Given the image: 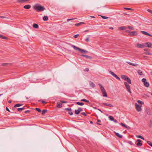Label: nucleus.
<instances>
[{
    "label": "nucleus",
    "instance_id": "nucleus-30",
    "mask_svg": "<svg viewBox=\"0 0 152 152\" xmlns=\"http://www.w3.org/2000/svg\"><path fill=\"white\" fill-rule=\"evenodd\" d=\"M127 27L125 26H122L120 27V30H123L125 29L126 28H127Z\"/></svg>",
    "mask_w": 152,
    "mask_h": 152
},
{
    "label": "nucleus",
    "instance_id": "nucleus-25",
    "mask_svg": "<svg viewBox=\"0 0 152 152\" xmlns=\"http://www.w3.org/2000/svg\"><path fill=\"white\" fill-rule=\"evenodd\" d=\"M75 104L80 106H82L84 105V103L83 102H75Z\"/></svg>",
    "mask_w": 152,
    "mask_h": 152
},
{
    "label": "nucleus",
    "instance_id": "nucleus-15",
    "mask_svg": "<svg viewBox=\"0 0 152 152\" xmlns=\"http://www.w3.org/2000/svg\"><path fill=\"white\" fill-rule=\"evenodd\" d=\"M120 125L127 129H129V126H128L126 124H124L123 123H121Z\"/></svg>",
    "mask_w": 152,
    "mask_h": 152
},
{
    "label": "nucleus",
    "instance_id": "nucleus-22",
    "mask_svg": "<svg viewBox=\"0 0 152 152\" xmlns=\"http://www.w3.org/2000/svg\"><path fill=\"white\" fill-rule=\"evenodd\" d=\"M128 77L126 76V75H121V78L123 79V80H126L127 79V78Z\"/></svg>",
    "mask_w": 152,
    "mask_h": 152
},
{
    "label": "nucleus",
    "instance_id": "nucleus-43",
    "mask_svg": "<svg viewBox=\"0 0 152 152\" xmlns=\"http://www.w3.org/2000/svg\"><path fill=\"white\" fill-rule=\"evenodd\" d=\"M76 19H77V18L68 19H67V21L68 22L69 20H74Z\"/></svg>",
    "mask_w": 152,
    "mask_h": 152
},
{
    "label": "nucleus",
    "instance_id": "nucleus-33",
    "mask_svg": "<svg viewBox=\"0 0 152 152\" xmlns=\"http://www.w3.org/2000/svg\"><path fill=\"white\" fill-rule=\"evenodd\" d=\"M78 109V110H75V113L76 115H78L80 113Z\"/></svg>",
    "mask_w": 152,
    "mask_h": 152
},
{
    "label": "nucleus",
    "instance_id": "nucleus-6",
    "mask_svg": "<svg viewBox=\"0 0 152 152\" xmlns=\"http://www.w3.org/2000/svg\"><path fill=\"white\" fill-rule=\"evenodd\" d=\"M135 106L136 107V109L137 111L139 112L141 111V107L137 103H136L135 104Z\"/></svg>",
    "mask_w": 152,
    "mask_h": 152
},
{
    "label": "nucleus",
    "instance_id": "nucleus-55",
    "mask_svg": "<svg viewBox=\"0 0 152 152\" xmlns=\"http://www.w3.org/2000/svg\"><path fill=\"white\" fill-rule=\"evenodd\" d=\"M137 137L140 138H141L142 137V136L141 135H138L137 136Z\"/></svg>",
    "mask_w": 152,
    "mask_h": 152
},
{
    "label": "nucleus",
    "instance_id": "nucleus-10",
    "mask_svg": "<svg viewBox=\"0 0 152 152\" xmlns=\"http://www.w3.org/2000/svg\"><path fill=\"white\" fill-rule=\"evenodd\" d=\"M137 46L138 48H143L145 47V45L141 44H137Z\"/></svg>",
    "mask_w": 152,
    "mask_h": 152
},
{
    "label": "nucleus",
    "instance_id": "nucleus-26",
    "mask_svg": "<svg viewBox=\"0 0 152 152\" xmlns=\"http://www.w3.org/2000/svg\"><path fill=\"white\" fill-rule=\"evenodd\" d=\"M126 81L129 84H131V81L129 77H128L127 79L126 80Z\"/></svg>",
    "mask_w": 152,
    "mask_h": 152
},
{
    "label": "nucleus",
    "instance_id": "nucleus-24",
    "mask_svg": "<svg viewBox=\"0 0 152 152\" xmlns=\"http://www.w3.org/2000/svg\"><path fill=\"white\" fill-rule=\"evenodd\" d=\"M33 27L34 28H37L39 27V26L37 24L34 23L33 25Z\"/></svg>",
    "mask_w": 152,
    "mask_h": 152
},
{
    "label": "nucleus",
    "instance_id": "nucleus-39",
    "mask_svg": "<svg viewBox=\"0 0 152 152\" xmlns=\"http://www.w3.org/2000/svg\"><path fill=\"white\" fill-rule=\"evenodd\" d=\"M35 110L37 111L38 112L40 113L41 112V110L39 108H37L35 109Z\"/></svg>",
    "mask_w": 152,
    "mask_h": 152
},
{
    "label": "nucleus",
    "instance_id": "nucleus-27",
    "mask_svg": "<svg viewBox=\"0 0 152 152\" xmlns=\"http://www.w3.org/2000/svg\"><path fill=\"white\" fill-rule=\"evenodd\" d=\"M23 105V104H15L14 106V107H19L21 106H22Z\"/></svg>",
    "mask_w": 152,
    "mask_h": 152
},
{
    "label": "nucleus",
    "instance_id": "nucleus-64",
    "mask_svg": "<svg viewBox=\"0 0 152 152\" xmlns=\"http://www.w3.org/2000/svg\"><path fill=\"white\" fill-rule=\"evenodd\" d=\"M89 31L88 30H86L84 31L85 32H89Z\"/></svg>",
    "mask_w": 152,
    "mask_h": 152
},
{
    "label": "nucleus",
    "instance_id": "nucleus-12",
    "mask_svg": "<svg viewBox=\"0 0 152 152\" xmlns=\"http://www.w3.org/2000/svg\"><path fill=\"white\" fill-rule=\"evenodd\" d=\"M81 56H83L85 57L86 58H88L89 59H91L92 58V57L91 56H89L87 55H85L82 54L81 55Z\"/></svg>",
    "mask_w": 152,
    "mask_h": 152
},
{
    "label": "nucleus",
    "instance_id": "nucleus-44",
    "mask_svg": "<svg viewBox=\"0 0 152 152\" xmlns=\"http://www.w3.org/2000/svg\"><path fill=\"white\" fill-rule=\"evenodd\" d=\"M0 18H5L6 19H9V18L7 17L0 16Z\"/></svg>",
    "mask_w": 152,
    "mask_h": 152
},
{
    "label": "nucleus",
    "instance_id": "nucleus-53",
    "mask_svg": "<svg viewBox=\"0 0 152 152\" xmlns=\"http://www.w3.org/2000/svg\"><path fill=\"white\" fill-rule=\"evenodd\" d=\"M79 35V34H76L74 36V37L75 38H77L78 37Z\"/></svg>",
    "mask_w": 152,
    "mask_h": 152
},
{
    "label": "nucleus",
    "instance_id": "nucleus-37",
    "mask_svg": "<svg viewBox=\"0 0 152 152\" xmlns=\"http://www.w3.org/2000/svg\"><path fill=\"white\" fill-rule=\"evenodd\" d=\"M90 36V35H89L88 37H87L85 39V41L86 42H88L89 41V37Z\"/></svg>",
    "mask_w": 152,
    "mask_h": 152
},
{
    "label": "nucleus",
    "instance_id": "nucleus-7",
    "mask_svg": "<svg viewBox=\"0 0 152 152\" xmlns=\"http://www.w3.org/2000/svg\"><path fill=\"white\" fill-rule=\"evenodd\" d=\"M145 46L148 48H152V44L149 42H147L145 43Z\"/></svg>",
    "mask_w": 152,
    "mask_h": 152
},
{
    "label": "nucleus",
    "instance_id": "nucleus-29",
    "mask_svg": "<svg viewBox=\"0 0 152 152\" xmlns=\"http://www.w3.org/2000/svg\"><path fill=\"white\" fill-rule=\"evenodd\" d=\"M85 23L84 22H81L78 23H77L76 24H75V25L76 26H78L80 25H81L82 24H84Z\"/></svg>",
    "mask_w": 152,
    "mask_h": 152
},
{
    "label": "nucleus",
    "instance_id": "nucleus-40",
    "mask_svg": "<svg viewBox=\"0 0 152 152\" xmlns=\"http://www.w3.org/2000/svg\"><path fill=\"white\" fill-rule=\"evenodd\" d=\"M141 32L142 34H144L145 35H147V34H148V33L147 32H146V31H141Z\"/></svg>",
    "mask_w": 152,
    "mask_h": 152
},
{
    "label": "nucleus",
    "instance_id": "nucleus-57",
    "mask_svg": "<svg viewBox=\"0 0 152 152\" xmlns=\"http://www.w3.org/2000/svg\"><path fill=\"white\" fill-rule=\"evenodd\" d=\"M6 110L7 111H8V112H10V110H9V108L8 107H7L6 108Z\"/></svg>",
    "mask_w": 152,
    "mask_h": 152
},
{
    "label": "nucleus",
    "instance_id": "nucleus-32",
    "mask_svg": "<svg viewBox=\"0 0 152 152\" xmlns=\"http://www.w3.org/2000/svg\"><path fill=\"white\" fill-rule=\"evenodd\" d=\"M47 111V110H43L42 111V114L43 115H44Z\"/></svg>",
    "mask_w": 152,
    "mask_h": 152
},
{
    "label": "nucleus",
    "instance_id": "nucleus-1",
    "mask_svg": "<svg viewBox=\"0 0 152 152\" xmlns=\"http://www.w3.org/2000/svg\"><path fill=\"white\" fill-rule=\"evenodd\" d=\"M34 9L38 12L43 11L45 9L43 7L38 5H36L34 6Z\"/></svg>",
    "mask_w": 152,
    "mask_h": 152
},
{
    "label": "nucleus",
    "instance_id": "nucleus-18",
    "mask_svg": "<svg viewBox=\"0 0 152 152\" xmlns=\"http://www.w3.org/2000/svg\"><path fill=\"white\" fill-rule=\"evenodd\" d=\"M31 7V6L30 5H25L24 7H23V8H24V9H30Z\"/></svg>",
    "mask_w": 152,
    "mask_h": 152
},
{
    "label": "nucleus",
    "instance_id": "nucleus-52",
    "mask_svg": "<svg viewBox=\"0 0 152 152\" xmlns=\"http://www.w3.org/2000/svg\"><path fill=\"white\" fill-rule=\"evenodd\" d=\"M78 109L80 113L82 111V109L81 107H79Z\"/></svg>",
    "mask_w": 152,
    "mask_h": 152
},
{
    "label": "nucleus",
    "instance_id": "nucleus-8",
    "mask_svg": "<svg viewBox=\"0 0 152 152\" xmlns=\"http://www.w3.org/2000/svg\"><path fill=\"white\" fill-rule=\"evenodd\" d=\"M129 35L130 36H135L137 35V31H134L132 32H131L130 34H129Z\"/></svg>",
    "mask_w": 152,
    "mask_h": 152
},
{
    "label": "nucleus",
    "instance_id": "nucleus-48",
    "mask_svg": "<svg viewBox=\"0 0 152 152\" xmlns=\"http://www.w3.org/2000/svg\"><path fill=\"white\" fill-rule=\"evenodd\" d=\"M144 54L146 55H151L152 53H150L149 52H145L144 53Z\"/></svg>",
    "mask_w": 152,
    "mask_h": 152
},
{
    "label": "nucleus",
    "instance_id": "nucleus-11",
    "mask_svg": "<svg viewBox=\"0 0 152 152\" xmlns=\"http://www.w3.org/2000/svg\"><path fill=\"white\" fill-rule=\"evenodd\" d=\"M26 106H24L23 107L18 108L17 110L19 112H21L22 110L26 109Z\"/></svg>",
    "mask_w": 152,
    "mask_h": 152
},
{
    "label": "nucleus",
    "instance_id": "nucleus-47",
    "mask_svg": "<svg viewBox=\"0 0 152 152\" xmlns=\"http://www.w3.org/2000/svg\"><path fill=\"white\" fill-rule=\"evenodd\" d=\"M8 64L7 63H2L1 64L2 66H6Z\"/></svg>",
    "mask_w": 152,
    "mask_h": 152
},
{
    "label": "nucleus",
    "instance_id": "nucleus-31",
    "mask_svg": "<svg viewBox=\"0 0 152 152\" xmlns=\"http://www.w3.org/2000/svg\"><path fill=\"white\" fill-rule=\"evenodd\" d=\"M43 19L44 21H47L48 20V17L47 16H44L43 18Z\"/></svg>",
    "mask_w": 152,
    "mask_h": 152
},
{
    "label": "nucleus",
    "instance_id": "nucleus-61",
    "mask_svg": "<svg viewBox=\"0 0 152 152\" xmlns=\"http://www.w3.org/2000/svg\"><path fill=\"white\" fill-rule=\"evenodd\" d=\"M126 32L129 33V34H130V33L131 32L129 30L126 31Z\"/></svg>",
    "mask_w": 152,
    "mask_h": 152
},
{
    "label": "nucleus",
    "instance_id": "nucleus-16",
    "mask_svg": "<svg viewBox=\"0 0 152 152\" xmlns=\"http://www.w3.org/2000/svg\"><path fill=\"white\" fill-rule=\"evenodd\" d=\"M30 0H18V2L20 3H24L28 1H29Z\"/></svg>",
    "mask_w": 152,
    "mask_h": 152
},
{
    "label": "nucleus",
    "instance_id": "nucleus-46",
    "mask_svg": "<svg viewBox=\"0 0 152 152\" xmlns=\"http://www.w3.org/2000/svg\"><path fill=\"white\" fill-rule=\"evenodd\" d=\"M124 9H125L127 10H134L132 8H125Z\"/></svg>",
    "mask_w": 152,
    "mask_h": 152
},
{
    "label": "nucleus",
    "instance_id": "nucleus-42",
    "mask_svg": "<svg viewBox=\"0 0 152 152\" xmlns=\"http://www.w3.org/2000/svg\"><path fill=\"white\" fill-rule=\"evenodd\" d=\"M101 16L102 18L103 19H107L108 18V17L103 16H102L101 15Z\"/></svg>",
    "mask_w": 152,
    "mask_h": 152
},
{
    "label": "nucleus",
    "instance_id": "nucleus-56",
    "mask_svg": "<svg viewBox=\"0 0 152 152\" xmlns=\"http://www.w3.org/2000/svg\"><path fill=\"white\" fill-rule=\"evenodd\" d=\"M89 71V69L88 68H86L85 70H84V71H87V72H88Z\"/></svg>",
    "mask_w": 152,
    "mask_h": 152
},
{
    "label": "nucleus",
    "instance_id": "nucleus-54",
    "mask_svg": "<svg viewBox=\"0 0 152 152\" xmlns=\"http://www.w3.org/2000/svg\"><path fill=\"white\" fill-rule=\"evenodd\" d=\"M137 102L139 104H142V103L143 104V102H142L140 100H138L137 101Z\"/></svg>",
    "mask_w": 152,
    "mask_h": 152
},
{
    "label": "nucleus",
    "instance_id": "nucleus-4",
    "mask_svg": "<svg viewBox=\"0 0 152 152\" xmlns=\"http://www.w3.org/2000/svg\"><path fill=\"white\" fill-rule=\"evenodd\" d=\"M124 84L127 90L130 93H131L132 92L130 91V86L129 85H128L127 83L126 82H124Z\"/></svg>",
    "mask_w": 152,
    "mask_h": 152
},
{
    "label": "nucleus",
    "instance_id": "nucleus-59",
    "mask_svg": "<svg viewBox=\"0 0 152 152\" xmlns=\"http://www.w3.org/2000/svg\"><path fill=\"white\" fill-rule=\"evenodd\" d=\"M147 11L149 12L152 13V11L150 10H147Z\"/></svg>",
    "mask_w": 152,
    "mask_h": 152
},
{
    "label": "nucleus",
    "instance_id": "nucleus-51",
    "mask_svg": "<svg viewBox=\"0 0 152 152\" xmlns=\"http://www.w3.org/2000/svg\"><path fill=\"white\" fill-rule=\"evenodd\" d=\"M30 112V111L29 110H26L25 112V113L26 114Z\"/></svg>",
    "mask_w": 152,
    "mask_h": 152
},
{
    "label": "nucleus",
    "instance_id": "nucleus-62",
    "mask_svg": "<svg viewBox=\"0 0 152 152\" xmlns=\"http://www.w3.org/2000/svg\"><path fill=\"white\" fill-rule=\"evenodd\" d=\"M114 122H115V123H117L118 122V121H117V120H115V119H114V120L113 121Z\"/></svg>",
    "mask_w": 152,
    "mask_h": 152
},
{
    "label": "nucleus",
    "instance_id": "nucleus-19",
    "mask_svg": "<svg viewBox=\"0 0 152 152\" xmlns=\"http://www.w3.org/2000/svg\"><path fill=\"white\" fill-rule=\"evenodd\" d=\"M102 92L103 96L106 97L107 96V94L105 90L102 91Z\"/></svg>",
    "mask_w": 152,
    "mask_h": 152
},
{
    "label": "nucleus",
    "instance_id": "nucleus-63",
    "mask_svg": "<svg viewBox=\"0 0 152 152\" xmlns=\"http://www.w3.org/2000/svg\"><path fill=\"white\" fill-rule=\"evenodd\" d=\"M41 102L42 103H46L44 101H41Z\"/></svg>",
    "mask_w": 152,
    "mask_h": 152
},
{
    "label": "nucleus",
    "instance_id": "nucleus-28",
    "mask_svg": "<svg viewBox=\"0 0 152 152\" xmlns=\"http://www.w3.org/2000/svg\"><path fill=\"white\" fill-rule=\"evenodd\" d=\"M57 107L58 108H61L62 107V104L61 103H60L59 102H58L57 103Z\"/></svg>",
    "mask_w": 152,
    "mask_h": 152
},
{
    "label": "nucleus",
    "instance_id": "nucleus-38",
    "mask_svg": "<svg viewBox=\"0 0 152 152\" xmlns=\"http://www.w3.org/2000/svg\"><path fill=\"white\" fill-rule=\"evenodd\" d=\"M147 143L149 144L152 147V142H151L150 141H148L147 142Z\"/></svg>",
    "mask_w": 152,
    "mask_h": 152
},
{
    "label": "nucleus",
    "instance_id": "nucleus-50",
    "mask_svg": "<svg viewBox=\"0 0 152 152\" xmlns=\"http://www.w3.org/2000/svg\"><path fill=\"white\" fill-rule=\"evenodd\" d=\"M128 28L130 29L133 30L134 29L133 27H132L131 26H128Z\"/></svg>",
    "mask_w": 152,
    "mask_h": 152
},
{
    "label": "nucleus",
    "instance_id": "nucleus-21",
    "mask_svg": "<svg viewBox=\"0 0 152 152\" xmlns=\"http://www.w3.org/2000/svg\"><path fill=\"white\" fill-rule=\"evenodd\" d=\"M89 84L91 87H92L93 88L95 87V84L92 82H90L89 83Z\"/></svg>",
    "mask_w": 152,
    "mask_h": 152
},
{
    "label": "nucleus",
    "instance_id": "nucleus-58",
    "mask_svg": "<svg viewBox=\"0 0 152 152\" xmlns=\"http://www.w3.org/2000/svg\"><path fill=\"white\" fill-rule=\"evenodd\" d=\"M61 103H67V102L66 101H61Z\"/></svg>",
    "mask_w": 152,
    "mask_h": 152
},
{
    "label": "nucleus",
    "instance_id": "nucleus-9",
    "mask_svg": "<svg viewBox=\"0 0 152 152\" xmlns=\"http://www.w3.org/2000/svg\"><path fill=\"white\" fill-rule=\"evenodd\" d=\"M138 142L137 144V145L138 146H140L142 145V144L141 143V140L140 139H138L137 140Z\"/></svg>",
    "mask_w": 152,
    "mask_h": 152
},
{
    "label": "nucleus",
    "instance_id": "nucleus-34",
    "mask_svg": "<svg viewBox=\"0 0 152 152\" xmlns=\"http://www.w3.org/2000/svg\"><path fill=\"white\" fill-rule=\"evenodd\" d=\"M137 73L139 74V75H142V72L140 70H139L137 71Z\"/></svg>",
    "mask_w": 152,
    "mask_h": 152
},
{
    "label": "nucleus",
    "instance_id": "nucleus-49",
    "mask_svg": "<svg viewBox=\"0 0 152 152\" xmlns=\"http://www.w3.org/2000/svg\"><path fill=\"white\" fill-rule=\"evenodd\" d=\"M81 115H84V116H87V115L84 112L81 113Z\"/></svg>",
    "mask_w": 152,
    "mask_h": 152
},
{
    "label": "nucleus",
    "instance_id": "nucleus-20",
    "mask_svg": "<svg viewBox=\"0 0 152 152\" xmlns=\"http://www.w3.org/2000/svg\"><path fill=\"white\" fill-rule=\"evenodd\" d=\"M0 38L4 39L7 40L8 38L5 36H3V35L0 34Z\"/></svg>",
    "mask_w": 152,
    "mask_h": 152
},
{
    "label": "nucleus",
    "instance_id": "nucleus-36",
    "mask_svg": "<svg viewBox=\"0 0 152 152\" xmlns=\"http://www.w3.org/2000/svg\"><path fill=\"white\" fill-rule=\"evenodd\" d=\"M109 118L111 121H113V120H114V118L111 116H110L109 117Z\"/></svg>",
    "mask_w": 152,
    "mask_h": 152
},
{
    "label": "nucleus",
    "instance_id": "nucleus-35",
    "mask_svg": "<svg viewBox=\"0 0 152 152\" xmlns=\"http://www.w3.org/2000/svg\"><path fill=\"white\" fill-rule=\"evenodd\" d=\"M81 101H83V102H88V103H89V101L88 100H86V99H82L81 100Z\"/></svg>",
    "mask_w": 152,
    "mask_h": 152
},
{
    "label": "nucleus",
    "instance_id": "nucleus-3",
    "mask_svg": "<svg viewBox=\"0 0 152 152\" xmlns=\"http://www.w3.org/2000/svg\"><path fill=\"white\" fill-rule=\"evenodd\" d=\"M142 82L144 83V85L147 87H148L149 86V84L148 82H146V79L143 78L142 80Z\"/></svg>",
    "mask_w": 152,
    "mask_h": 152
},
{
    "label": "nucleus",
    "instance_id": "nucleus-14",
    "mask_svg": "<svg viewBox=\"0 0 152 152\" xmlns=\"http://www.w3.org/2000/svg\"><path fill=\"white\" fill-rule=\"evenodd\" d=\"M99 86L100 89L101 90V91H105V90L104 88V87L102 86V84L100 83L99 84Z\"/></svg>",
    "mask_w": 152,
    "mask_h": 152
},
{
    "label": "nucleus",
    "instance_id": "nucleus-13",
    "mask_svg": "<svg viewBox=\"0 0 152 152\" xmlns=\"http://www.w3.org/2000/svg\"><path fill=\"white\" fill-rule=\"evenodd\" d=\"M103 104L104 105L106 106H108L109 107H113V105H112V104H108L106 103H105V102L103 103Z\"/></svg>",
    "mask_w": 152,
    "mask_h": 152
},
{
    "label": "nucleus",
    "instance_id": "nucleus-45",
    "mask_svg": "<svg viewBox=\"0 0 152 152\" xmlns=\"http://www.w3.org/2000/svg\"><path fill=\"white\" fill-rule=\"evenodd\" d=\"M68 113L69 115H72L73 114V113L72 111V110H71L70 111H69Z\"/></svg>",
    "mask_w": 152,
    "mask_h": 152
},
{
    "label": "nucleus",
    "instance_id": "nucleus-2",
    "mask_svg": "<svg viewBox=\"0 0 152 152\" xmlns=\"http://www.w3.org/2000/svg\"><path fill=\"white\" fill-rule=\"evenodd\" d=\"M72 47L74 49H76V50H78L80 51L81 52L83 53H88V51L87 50H84L83 49H81L79 48H78L76 46L72 45Z\"/></svg>",
    "mask_w": 152,
    "mask_h": 152
},
{
    "label": "nucleus",
    "instance_id": "nucleus-60",
    "mask_svg": "<svg viewBox=\"0 0 152 152\" xmlns=\"http://www.w3.org/2000/svg\"><path fill=\"white\" fill-rule=\"evenodd\" d=\"M148 34H147V35H148L149 36H150V37H152V35H151L150 34H149V33H148Z\"/></svg>",
    "mask_w": 152,
    "mask_h": 152
},
{
    "label": "nucleus",
    "instance_id": "nucleus-5",
    "mask_svg": "<svg viewBox=\"0 0 152 152\" xmlns=\"http://www.w3.org/2000/svg\"><path fill=\"white\" fill-rule=\"evenodd\" d=\"M109 72L112 75H113L116 79L118 80L119 81L121 80L120 78L118 77L113 72H112L111 71H109Z\"/></svg>",
    "mask_w": 152,
    "mask_h": 152
},
{
    "label": "nucleus",
    "instance_id": "nucleus-23",
    "mask_svg": "<svg viewBox=\"0 0 152 152\" xmlns=\"http://www.w3.org/2000/svg\"><path fill=\"white\" fill-rule=\"evenodd\" d=\"M115 133L117 137H118L120 138H122V135H121L120 134L116 132H115Z\"/></svg>",
    "mask_w": 152,
    "mask_h": 152
},
{
    "label": "nucleus",
    "instance_id": "nucleus-41",
    "mask_svg": "<svg viewBox=\"0 0 152 152\" xmlns=\"http://www.w3.org/2000/svg\"><path fill=\"white\" fill-rule=\"evenodd\" d=\"M65 110L67 111H70L71 110H72V109L71 108H65Z\"/></svg>",
    "mask_w": 152,
    "mask_h": 152
},
{
    "label": "nucleus",
    "instance_id": "nucleus-17",
    "mask_svg": "<svg viewBox=\"0 0 152 152\" xmlns=\"http://www.w3.org/2000/svg\"><path fill=\"white\" fill-rule=\"evenodd\" d=\"M126 63H127L128 64H129L130 65L134 66H136L138 65V64H134V63H131V62H126Z\"/></svg>",
    "mask_w": 152,
    "mask_h": 152
}]
</instances>
